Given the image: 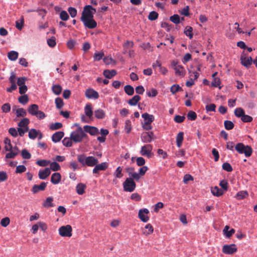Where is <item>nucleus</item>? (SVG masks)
Listing matches in <instances>:
<instances>
[{
	"label": "nucleus",
	"mask_w": 257,
	"mask_h": 257,
	"mask_svg": "<svg viewBox=\"0 0 257 257\" xmlns=\"http://www.w3.org/2000/svg\"><path fill=\"white\" fill-rule=\"evenodd\" d=\"M248 194L246 191H241L237 192L236 198L237 199H242L248 196Z\"/></svg>",
	"instance_id": "obj_40"
},
{
	"label": "nucleus",
	"mask_w": 257,
	"mask_h": 257,
	"mask_svg": "<svg viewBox=\"0 0 257 257\" xmlns=\"http://www.w3.org/2000/svg\"><path fill=\"white\" fill-rule=\"evenodd\" d=\"M103 75L108 79H111L112 77L116 75V71L113 69L111 70H105L103 73Z\"/></svg>",
	"instance_id": "obj_24"
},
{
	"label": "nucleus",
	"mask_w": 257,
	"mask_h": 257,
	"mask_svg": "<svg viewBox=\"0 0 257 257\" xmlns=\"http://www.w3.org/2000/svg\"><path fill=\"white\" fill-rule=\"evenodd\" d=\"M21 155L22 158L25 159H29L31 157V154L26 149H23L22 151Z\"/></svg>",
	"instance_id": "obj_56"
},
{
	"label": "nucleus",
	"mask_w": 257,
	"mask_h": 257,
	"mask_svg": "<svg viewBox=\"0 0 257 257\" xmlns=\"http://www.w3.org/2000/svg\"><path fill=\"white\" fill-rule=\"evenodd\" d=\"M10 223V219L9 217H6L3 218L1 221V225L3 227H7Z\"/></svg>",
	"instance_id": "obj_60"
},
{
	"label": "nucleus",
	"mask_w": 257,
	"mask_h": 257,
	"mask_svg": "<svg viewBox=\"0 0 257 257\" xmlns=\"http://www.w3.org/2000/svg\"><path fill=\"white\" fill-rule=\"evenodd\" d=\"M28 112L40 119H42L46 117L45 113L39 110L38 105L36 104L30 105L28 108Z\"/></svg>",
	"instance_id": "obj_4"
},
{
	"label": "nucleus",
	"mask_w": 257,
	"mask_h": 257,
	"mask_svg": "<svg viewBox=\"0 0 257 257\" xmlns=\"http://www.w3.org/2000/svg\"><path fill=\"white\" fill-rule=\"evenodd\" d=\"M182 90V88L178 84L173 85L170 88V91L173 94L176 93L178 91Z\"/></svg>",
	"instance_id": "obj_45"
},
{
	"label": "nucleus",
	"mask_w": 257,
	"mask_h": 257,
	"mask_svg": "<svg viewBox=\"0 0 257 257\" xmlns=\"http://www.w3.org/2000/svg\"><path fill=\"white\" fill-rule=\"evenodd\" d=\"M4 143L6 144L5 149L6 151H10L12 149V145L11 144V140L8 138H5Z\"/></svg>",
	"instance_id": "obj_50"
},
{
	"label": "nucleus",
	"mask_w": 257,
	"mask_h": 257,
	"mask_svg": "<svg viewBox=\"0 0 257 257\" xmlns=\"http://www.w3.org/2000/svg\"><path fill=\"white\" fill-rule=\"evenodd\" d=\"M53 200V199L52 197H49L47 198L43 204V205L46 207H53L54 205L53 203H52Z\"/></svg>",
	"instance_id": "obj_44"
},
{
	"label": "nucleus",
	"mask_w": 257,
	"mask_h": 257,
	"mask_svg": "<svg viewBox=\"0 0 257 257\" xmlns=\"http://www.w3.org/2000/svg\"><path fill=\"white\" fill-rule=\"evenodd\" d=\"M124 130L127 134H129L131 131V122L130 120H125Z\"/></svg>",
	"instance_id": "obj_58"
},
{
	"label": "nucleus",
	"mask_w": 257,
	"mask_h": 257,
	"mask_svg": "<svg viewBox=\"0 0 257 257\" xmlns=\"http://www.w3.org/2000/svg\"><path fill=\"white\" fill-rule=\"evenodd\" d=\"M108 167V164L106 162H103L101 164H98L94 166V168L92 170V172L94 174L98 173L100 171H104Z\"/></svg>",
	"instance_id": "obj_13"
},
{
	"label": "nucleus",
	"mask_w": 257,
	"mask_h": 257,
	"mask_svg": "<svg viewBox=\"0 0 257 257\" xmlns=\"http://www.w3.org/2000/svg\"><path fill=\"white\" fill-rule=\"evenodd\" d=\"M158 17V14L155 11H152L150 13L148 19L151 21H154L156 20Z\"/></svg>",
	"instance_id": "obj_59"
},
{
	"label": "nucleus",
	"mask_w": 257,
	"mask_h": 257,
	"mask_svg": "<svg viewBox=\"0 0 257 257\" xmlns=\"http://www.w3.org/2000/svg\"><path fill=\"white\" fill-rule=\"evenodd\" d=\"M49 169L53 171H57L60 170L61 167L58 163L54 162L50 164V168Z\"/></svg>",
	"instance_id": "obj_46"
},
{
	"label": "nucleus",
	"mask_w": 257,
	"mask_h": 257,
	"mask_svg": "<svg viewBox=\"0 0 257 257\" xmlns=\"http://www.w3.org/2000/svg\"><path fill=\"white\" fill-rule=\"evenodd\" d=\"M96 13V9L90 5L86 6L82 13L81 20L89 18H93V15Z\"/></svg>",
	"instance_id": "obj_5"
},
{
	"label": "nucleus",
	"mask_w": 257,
	"mask_h": 257,
	"mask_svg": "<svg viewBox=\"0 0 257 257\" xmlns=\"http://www.w3.org/2000/svg\"><path fill=\"white\" fill-rule=\"evenodd\" d=\"M85 27L88 29H94L97 26L96 22L93 18H89L81 20Z\"/></svg>",
	"instance_id": "obj_12"
},
{
	"label": "nucleus",
	"mask_w": 257,
	"mask_h": 257,
	"mask_svg": "<svg viewBox=\"0 0 257 257\" xmlns=\"http://www.w3.org/2000/svg\"><path fill=\"white\" fill-rule=\"evenodd\" d=\"M211 191L212 194L216 196H220L224 193V191L219 189L217 186L212 188Z\"/></svg>",
	"instance_id": "obj_26"
},
{
	"label": "nucleus",
	"mask_w": 257,
	"mask_h": 257,
	"mask_svg": "<svg viewBox=\"0 0 257 257\" xmlns=\"http://www.w3.org/2000/svg\"><path fill=\"white\" fill-rule=\"evenodd\" d=\"M47 44L51 47H54L56 45V39L54 37H52L51 38L47 40Z\"/></svg>",
	"instance_id": "obj_62"
},
{
	"label": "nucleus",
	"mask_w": 257,
	"mask_h": 257,
	"mask_svg": "<svg viewBox=\"0 0 257 257\" xmlns=\"http://www.w3.org/2000/svg\"><path fill=\"white\" fill-rule=\"evenodd\" d=\"M78 161L83 166L93 167L97 165L98 163L97 159L93 156L87 157L85 154H82L77 155V157Z\"/></svg>",
	"instance_id": "obj_1"
},
{
	"label": "nucleus",
	"mask_w": 257,
	"mask_h": 257,
	"mask_svg": "<svg viewBox=\"0 0 257 257\" xmlns=\"http://www.w3.org/2000/svg\"><path fill=\"white\" fill-rule=\"evenodd\" d=\"M84 131L89 133L91 136H95L99 133L98 129L95 127L89 125L84 126Z\"/></svg>",
	"instance_id": "obj_15"
},
{
	"label": "nucleus",
	"mask_w": 257,
	"mask_h": 257,
	"mask_svg": "<svg viewBox=\"0 0 257 257\" xmlns=\"http://www.w3.org/2000/svg\"><path fill=\"white\" fill-rule=\"evenodd\" d=\"M60 18L61 20L66 21L68 20L69 16L66 11H62L60 13Z\"/></svg>",
	"instance_id": "obj_57"
},
{
	"label": "nucleus",
	"mask_w": 257,
	"mask_h": 257,
	"mask_svg": "<svg viewBox=\"0 0 257 257\" xmlns=\"http://www.w3.org/2000/svg\"><path fill=\"white\" fill-rule=\"evenodd\" d=\"M237 248L235 244H225L222 247V251L226 254H232L237 251Z\"/></svg>",
	"instance_id": "obj_9"
},
{
	"label": "nucleus",
	"mask_w": 257,
	"mask_h": 257,
	"mask_svg": "<svg viewBox=\"0 0 257 257\" xmlns=\"http://www.w3.org/2000/svg\"><path fill=\"white\" fill-rule=\"evenodd\" d=\"M240 61L241 64L246 68H248L252 63V58L246 56L245 54H242L241 55Z\"/></svg>",
	"instance_id": "obj_10"
},
{
	"label": "nucleus",
	"mask_w": 257,
	"mask_h": 257,
	"mask_svg": "<svg viewBox=\"0 0 257 257\" xmlns=\"http://www.w3.org/2000/svg\"><path fill=\"white\" fill-rule=\"evenodd\" d=\"M193 28L191 26H187L184 30V34L189 37L190 39L193 38V34L192 33Z\"/></svg>",
	"instance_id": "obj_35"
},
{
	"label": "nucleus",
	"mask_w": 257,
	"mask_h": 257,
	"mask_svg": "<svg viewBox=\"0 0 257 257\" xmlns=\"http://www.w3.org/2000/svg\"><path fill=\"white\" fill-rule=\"evenodd\" d=\"M72 140H71V137L69 138H65L63 141V145L66 147H70L72 146Z\"/></svg>",
	"instance_id": "obj_41"
},
{
	"label": "nucleus",
	"mask_w": 257,
	"mask_h": 257,
	"mask_svg": "<svg viewBox=\"0 0 257 257\" xmlns=\"http://www.w3.org/2000/svg\"><path fill=\"white\" fill-rule=\"evenodd\" d=\"M51 174V170L49 168H46L44 170H40L38 173V176L40 179H46Z\"/></svg>",
	"instance_id": "obj_16"
},
{
	"label": "nucleus",
	"mask_w": 257,
	"mask_h": 257,
	"mask_svg": "<svg viewBox=\"0 0 257 257\" xmlns=\"http://www.w3.org/2000/svg\"><path fill=\"white\" fill-rule=\"evenodd\" d=\"M149 213V211L148 209H142L139 210L138 216L141 221L144 222H147L149 219V217L147 215Z\"/></svg>",
	"instance_id": "obj_11"
},
{
	"label": "nucleus",
	"mask_w": 257,
	"mask_h": 257,
	"mask_svg": "<svg viewBox=\"0 0 257 257\" xmlns=\"http://www.w3.org/2000/svg\"><path fill=\"white\" fill-rule=\"evenodd\" d=\"M52 90L55 94L59 95L62 92V88L61 85L59 84H55L52 86Z\"/></svg>",
	"instance_id": "obj_33"
},
{
	"label": "nucleus",
	"mask_w": 257,
	"mask_h": 257,
	"mask_svg": "<svg viewBox=\"0 0 257 257\" xmlns=\"http://www.w3.org/2000/svg\"><path fill=\"white\" fill-rule=\"evenodd\" d=\"M72 231V227L70 225L62 226L59 228V233L62 237H71Z\"/></svg>",
	"instance_id": "obj_8"
},
{
	"label": "nucleus",
	"mask_w": 257,
	"mask_h": 257,
	"mask_svg": "<svg viewBox=\"0 0 257 257\" xmlns=\"http://www.w3.org/2000/svg\"><path fill=\"white\" fill-rule=\"evenodd\" d=\"M18 53L15 51H12L8 53V57L11 61H15L18 57Z\"/></svg>",
	"instance_id": "obj_34"
},
{
	"label": "nucleus",
	"mask_w": 257,
	"mask_h": 257,
	"mask_svg": "<svg viewBox=\"0 0 257 257\" xmlns=\"http://www.w3.org/2000/svg\"><path fill=\"white\" fill-rule=\"evenodd\" d=\"M154 228L151 224H147L145 227V229L143 231V234L145 235H148L153 232Z\"/></svg>",
	"instance_id": "obj_31"
},
{
	"label": "nucleus",
	"mask_w": 257,
	"mask_h": 257,
	"mask_svg": "<svg viewBox=\"0 0 257 257\" xmlns=\"http://www.w3.org/2000/svg\"><path fill=\"white\" fill-rule=\"evenodd\" d=\"M30 122V120L28 118H24L18 123V126L20 127H27Z\"/></svg>",
	"instance_id": "obj_38"
},
{
	"label": "nucleus",
	"mask_w": 257,
	"mask_h": 257,
	"mask_svg": "<svg viewBox=\"0 0 257 257\" xmlns=\"http://www.w3.org/2000/svg\"><path fill=\"white\" fill-rule=\"evenodd\" d=\"M235 150L239 154H244L246 157H250L252 153V149L250 146H245L243 143H239L235 146Z\"/></svg>",
	"instance_id": "obj_3"
},
{
	"label": "nucleus",
	"mask_w": 257,
	"mask_h": 257,
	"mask_svg": "<svg viewBox=\"0 0 257 257\" xmlns=\"http://www.w3.org/2000/svg\"><path fill=\"white\" fill-rule=\"evenodd\" d=\"M187 117L190 120H194L197 118V114L195 112L191 110L188 112Z\"/></svg>",
	"instance_id": "obj_52"
},
{
	"label": "nucleus",
	"mask_w": 257,
	"mask_h": 257,
	"mask_svg": "<svg viewBox=\"0 0 257 257\" xmlns=\"http://www.w3.org/2000/svg\"><path fill=\"white\" fill-rule=\"evenodd\" d=\"M74 125L77 127V129L71 133V140L75 143L81 142L83 139L87 137V135L79 124L76 123Z\"/></svg>",
	"instance_id": "obj_2"
},
{
	"label": "nucleus",
	"mask_w": 257,
	"mask_h": 257,
	"mask_svg": "<svg viewBox=\"0 0 257 257\" xmlns=\"http://www.w3.org/2000/svg\"><path fill=\"white\" fill-rule=\"evenodd\" d=\"M221 83V81L219 78L218 77H214L211 84L213 86L217 87H218L219 89L221 88V86H220V84Z\"/></svg>",
	"instance_id": "obj_48"
},
{
	"label": "nucleus",
	"mask_w": 257,
	"mask_h": 257,
	"mask_svg": "<svg viewBox=\"0 0 257 257\" xmlns=\"http://www.w3.org/2000/svg\"><path fill=\"white\" fill-rule=\"evenodd\" d=\"M234 113L236 117L240 118L245 114L244 110L241 107L236 108L234 110Z\"/></svg>",
	"instance_id": "obj_37"
},
{
	"label": "nucleus",
	"mask_w": 257,
	"mask_h": 257,
	"mask_svg": "<svg viewBox=\"0 0 257 257\" xmlns=\"http://www.w3.org/2000/svg\"><path fill=\"white\" fill-rule=\"evenodd\" d=\"M64 134L63 132H57L52 136V141L55 143L59 142L63 137Z\"/></svg>",
	"instance_id": "obj_19"
},
{
	"label": "nucleus",
	"mask_w": 257,
	"mask_h": 257,
	"mask_svg": "<svg viewBox=\"0 0 257 257\" xmlns=\"http://www.w3.org/2000/svg\"><path fill=\"white\" fill-rule=\"evenodd\" d=\"M85 96L89 99H97L99 97L98 93L93 89H87L85 91Z\"/></svg>",
	"instance_id": "obj_14"
},
{
	"label": "nucleus",
	"mask_w": 257,
	"mask_h": 257,
	"mask_svg": "<svg viewBox=\"0 0 257 257\" xmlns=\"http://www.w3.org/2000/svg\"><path fill=\"white\" fill-rule=\"evenodd\" d=\"M26 167L24 165H19L16 167V173H22L26 171Z\"/></svg>",
	"instance_id": "obj_63"
},
{
	"label": "nucleus",
	"mask_w": 257,
	"mask_h": 257,
	"mask_svg": "<svg viewBox=\"0 0 257 257\" xmlns=\"http://www.w3.org/2000/svg\"><path fill=\"white\" fill-rule=\"evenodd\" d=\"M122 169L121 167H118L115 171L114 172L113 175L116 178H121L123 176V174L122 173Z\"/></svg>",
	"instance_id": "obj_42"
},
{
	"label": "nucleus",
	"mask_w": 257,
	"mask_h": 257,
	"mask_svg": "<svg viewBox=\"0 0 257 257\" xmlns=\"http://www.w3.org/2000/svg\"><path fill=\"white\" fill-rule=\"evenodd\" d=\"M229 229V226L226 225L223 230L224 234H225V236L227 238H229L230 237H231L232 235V234L235 232V230L234 229H231L230 230H228Z\"/></svg>",
	"instance_id": "obj_28"
},
{
	"label": "nucleus",
	"mask_w": 257,
	"mask_h": 257,
	"mask_svg": "<svg viewBox=\"0 0 257 257\" xmlns=\"http://www.w3.org/2000/svg\"><path fill=\"white\" fill-rule=\"evenodd\" d=\"M136 187V184L134 180L131 178H127L123 183V187L125 191L133 192Z\"/></svg>",
	"instance_id": "obj_6"
},
{
	"label": "nucleus",
	"mask_w": 257,
	"mask_h": 257,
	"mask_svg": "<svg viewBox=\"0 0 257 257\" xmlns=\"http://www.w3.org/2000/svg\"><path fill=\"white\" fill-rule=\"evenodd\" d=\"M86 186L83 183H79L76 187V190L77 194L79 195H82L85 193V189Z\"/></svg>",
	"instance_id": "obj_25"
},
{
	"label": "nucleus",
	"mask_w": 257,
	"mask_h": 257,
	"mask_svg": "<svg viewBox=\"0 0 257 257\" xmlns=\"http://www.w3.org/2000/svg\"><path fill=\"white\" fill-rule=\"evenodd\" d=\"M222 167L224 170L227 172H230L233 170L232 167L231 166V165L227 162L224 163L222 164Z\"/></svg>",
	"instance_id": "obj_53"
},
{
	"label": "nucleus",
	"mask_w": 257,
	"mask_h": 257,
	"mask_svg": "<svg viewBox=\"0 0 257 257\" xmlns=\"http://www.w3.org/2000/svg\"><path fill=\"white\" fill-rule=\"evenodd\" d=\"M175 73L176 75L184 76L185 75V70L182 65H178L174 68Z\"/></svg>",
	"instance_id": "obj_23"
},
{
	"label": "nucleus",
	"mask_w": 257,
	"mask_h": 257,
	"mask_svg": "<svg viewBox=\"0 0 257 257\" xmlns=\"http://www.w3.org/2000/svg\"><path fill=\"white\" fill-rule=\"evenodd\" d=\"M153 147L150 144L146 145L141 147L140 154L144 156H147L148 158H152L154 156L152 153Z\"/></svg>",
	"instance_id": "obj_7"
},
{
	"label": "nucleus",
	"mask_w": 257,
	"mask_h": 257,
	"mask_svg": "<svg viewBox=\"0 0 257 257\" xmlns=\"http://www.w3.org/2000/svg\"><path fill=\"white\" fill-rule=\"evenodd\" d=\"M142 117L144 119V122L146 123H152L154 120V116L152 114H150L147 112L144 113L142 115Z\"/></svg>",
	"instance_id": "obj_21"
},
{
	"label": "nucleus",
	"mask_w": 257,
	"mask_h": 257,
	"mask_svg": "<svg viewBox=\"0 0 257 257\" xmlns=\"http://www.w3.org/2000/svg\"><path fill=\"white\" fill-rule=\"evenodd\" d=\"M24 24V17H22L20 21H17L16 22V27L19 30H22Z\"/></svg>",
	"instance_id": "obj_55"
},
{
	"label": "nucleus",
	"mask_w": 257,
	"mask_h": 257,
	"mask_svg": "<svg viewBox=\"0 0 257 257\" xmlns=\"http://www.w3.org/2000/svg\"><path fill=\"white\" fill-rule=\"evenodd\" d=\"M141 139L144 143H148L152 142L151 138L148 134L146 133V132H144L142 134L141 136Z\"/></svg>",
	"instance_id": "obj_30"
},
{
	"label": "nucleus",
	"mask_w": 257,
	"mask_h": 257,
	"mask_svg": "<svg viewBox=\"0 0 257 257\" xmlns=\"http://www.w3.org/2000/svg\"><path fill=\"white\" fill-rule=\"evenodd\" d=\"M157 94V90L154 88H152L150 90L147 92V94L149 97H155Z\"/></svg>",
	"instance_id": "obj_64"
},
{
	"label": "nucleus",
	"mask_w": 257,
	"mask_h": 257,
	"mask_svg": "<svg viewBox=\"0 0 257 257\" xmlns=\"http://www.w3.org/2000/svg\"><path fill=\"white\" fill-rule=\"evenodd\" d=\"M61 179V176L59 173H54L52 175L51 181L53 184H58Z\"/></svg>",
	"instance_id": "obj_20"
},
{
	"label": "nucleus",
	"mask_w": 257,
	"mask_h": 257,
	"mask_svg": "<svg viewBox=\"0 0 257 257\" xmlns=\"http://www.w3.org/2000/svg\"><path fill=\"white\" fill-rule=\"evenodd\" d=\"M141 97L136 95L133 96L131 99L128 101V103L132 106H135L137 104L138 102L140 100Z\"/></svg>",
	"instance_id": "obj_29"
},
{
	"label": "nucleus",
	"mask_w": 257,
	"mask_h": 257,
	"mask_svg": "<svg viewBox=\"0 0 257 257\" xmlns=\"http://www.w3.org/2000/svg\"><path fill=\"white\" fill-rule=\"evenodd\" d=\"M183 132H179L176 137V144L178 148H180L182 146V142L184 139Z\"/></svg>",
	"instance_id": "obj_27"
},
{
	"label": "nucleus",
	"mask_w": 257,
	"mask_h": 257,
	"mask_svg": "<svg viewBox=\"0 0 257 257\" xmlns=\"http://www.w3.org/2000/svg\"><path fill=\"white\" fill-rule=\"evenodd\" d=\"M216 109V105L213 103H211L208 105H206L205 106L206 110L208 111H215Z\"/></svg>",
	"instance_id": "obj_61"
},
{
	"label": "nucleus",
	"mask_w": 257,
	"mask_h": 257,
	"mask_svg": "<svg viewBox=\"0 0 257 257\" xmlns=\"http://www.w3.org/2000/svg\"><path fill=\"white\" fill-rule=\"evenodd\" d=\"M170 20L175 24H178L180 23V18L178 15L175 14L170 17Z\"/></svg>",
	"instance_id": "obj_49"
},
{
	"label": "nucleus",
	"mask_w": 257,
	"mask_h": 257,
	"mask_svg": "<svg viewBox=\"0 0 257 257\" xmlns=\"http://www.w3.org/2000/svg\"><path fill=\"white\" fill-rule=\"evenodd\" d=\"M84 112L85 115L89 118H91L93 115L92 107L90 103H87L86 104L84 107Z\"/></svg>",
	"instance_id": "obj_22"
},
{
	"label": "nucleus",
	"mask_w": 257,
	"mask_h": 257,
	"mask_svg": "<svg viewBox=\"0 0 257 257\" xmlns=\"http://www.w3.org/2000/svg\"><path fill=\"white\" fill-rule=\"evenodd\" d=\"M62 126H63V125H62V123L57 122L51 123L50 125L49 128L51 130H53V131L57 130L61 128L62 127Z\"/></svg>",
	"instance_id": "obj_39"
},
{
	"label": "nucleus",
	"mask_w": 257,
	"mask_h": 257,
	"mask_svg": "<svg viewBox=\"0 0 257 257\" xmlns=\"http://www.w3.org/2000/svg\"><path fill=\"white\" fill-rule=\"evenodd\" d=\"M55 104L57 108H61L64 105V102L63 99L60 97H57L55 99Z\"/></svg>",
	"instance_id": "obj_43"
},
{
	"label": "nucleus",
	"mask_w": 257,
	"mask_h": 257,
	"mask_svg": "<svg viewBox=\"0 0 257 257\" xmlns=\"http://www.w3.org/2000/svg\"><path fill=\"white\" fill-rule=\"evenodd\" d=\"M19 102L23 104H26L29 101V98L27 95H23L18 98Z\"/></svg>",
	"instance_id": "obj_51"
},
{
	"label": "nucleus",
	"mask_w": 257,
	"mask_h": 257,
	"mask_svg": "<svg viewBox=\"0 0 257 257\" xmlns=\"http://www.w3.org/2000/svg\"><path fill=\"white\" fill-rule=\"evenodd\" d=\"M95 116L98 119H103L105 115L104 111L101 109H98L94 111Z\"/></svg>",
	"instance_id": "obj_32"
},
{
	"label": "nucleus",
	"mask_w": 257,
	"mask_h": 257,
	"mask_svg": "<svg viewBox=\"0 0 257 257\" xmlns=\"http://www.w3.org/2000/svg\"><path fill=\"white\" fill-rule=\"evenodd\" d=\"M13 111H15L17 117H25L27 115L26 111L23 108H17L16 106L13 107Z\"/></svg>",
	"instance_id": "obj_18"
},
{
	"label": "nucleus",
	"mask_w": 257,
	"mask_h": 257,
	"mask_svg": "<svg viewBox=\"0 0 257 257\" xmlns=\"http://www.w3.org/2000/svg\"><path fill=\"white\" fill-rule=\"evenodd\" d=\"M224 127L227 130H231L234 127L233 123L230 120H225L224 122Z\"/></svg>",
	"instance_id": "obj_47"
},
{
	"label": "nucleus",
	"mask_w": 257,
	"mask_h": 257,
	"mask_svg": "<svg viewBox=\"0 0 257 257\" xmlns=\"http://www.w3.org/2000/svg\"><path fill=\"white\" fill-rule=\"evenodd\" d=\"M47 186V183L42 182L40 185H34L32 189V192L34 194L38 193L40 191H43L45 189Z\"/></svg>",
	"instance_id": "obj_17"
},
{
	"label": "nucleus",
	"mask_w": 257,
	"mask_h": 257,
	"mask_svg": "<svg viewBox=\"0 0 257 257\" xmlns=\"http://www.w3.org/2000/svg\"><path fill=\"white\" fill-rule=\"evenodd\" d=\"M124 92L130 96H131L134 93V89L133 86L130 85H126L124 87Z\"/></svg>",
	"instance_id": "obj_36"
},
{
	"label": "nucleus",
	"mask_w": 257,
	"mask_h": 257,
	"mask_svg": "<svg viewBox=\"0 0 257 257\" xmlns=\"http://www.w3.org/2000/svg\"><path fill=\"white\" fill-rule=\"evenodd\" d=\"M37 130L34 128L31 129L29 132V137L30 139L34 140L37 138Z\"/></svg>",
	"instance_id": "obj_54"
}]
</instances>
